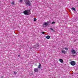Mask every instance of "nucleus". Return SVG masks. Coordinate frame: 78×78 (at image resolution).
Wrapping results in <instances>:
<instances>
[{
    "label": "nucleus",
    "instance_id": "1",
    "mask_svg": "<svg viewBox=\"0 0 78 78\" xmlns=\"http://www.w3.org/2000/svg\"><path fill=\"white\" fill-rule=\"evenodd\" d=\"M30 0H25L24 2L27 6H30L31 5V3L30 1Z\"/></svg>",
    "mask_w": 78,
    "mask_h": 78
},
{
    "label": "nucleus",
    "instance_id": "2",
    "mask_svg": "<svg viewBox=\"0 0 78 78\" xmlns=\"http://www.w3.org/2000/svg\"><path fill=\"white\" fill-rule=\"evenodd\" d=\"M23 13L25 15H29L30 14V12H29V10H26L23 11Z\"/></svg>",
    "mask_w": 78,
    "mask_h": 78
},
{
    "label": "nucleus",
    "instance_id": "3",
    "mask_svg": "<svg viewBox=\"0 0 78 78\" xmlns=\"http://www.w3.org/2000/svg\"><path fill=\"white\" fill-rule=\"evenodd\" d=\"M70 64L71 65V66H75V62L74 61H71V62L70 63Z\"/></svg>",
    "mask_w": 78,
    "mask_h": 78
},
{
    "label": "nucleus",
    "instance_id": "4",
    "mask_svg": "<svg viewBox=\"0 0 78 78\" xmlns=\"http://www.w3.org/2000/svg\"><path fill=\"white\" fill-rule=\"evenodd\" d=\"M71 52L72 53V55H74V54H75V53H76V51L73 49H71Z\"/></svg>",
    "mask_w": 78,
    "mask_h": 78
},
{
    "label": "nucleus",
    "instance_id": "5",
    "mask_svg": "<svg viewBox=\"0 0 78 78\" xmlns=\"http://www.w3.org/2000/svg\"><path fill=\"white\" fill-rule=\"evenodd\" d=\"M48 25V23L44 22V24L43 25V27H45Z\"/></svg>",
    "mask_w": 78,
    "mask_h": 78
},
{
    "label": "nucleus",
    "instance_id": "6",
    "mask_svg": "<svg viewBox=\"0 0 78 78\" xmlns=\"http://www.w3.org/2000/svg\"><path fill=\"white\" fill-rule=\"evenodd\" d=\"M34 70L35 72H37L39 71V69L37 68H35L34 69Z\"/></svg>",
    "mask_w": 78,
    "mask_h": 78
},
{
    "label": "nucleus",
    "instance_id": "7",
    "mask_svg": "<svg viewBox=\"0 0 78 78\" xmlns=\"http://www.w3.org/2000/svg\"><path fill=\"white\" fill-rule=\"evenodd\" d=\"M62 51L63 53H64V54H66V53H67V51L63 50Z\"/></svg>",
    "mask_w": 78,
    "mask_h": 78
},
{
    "label": "nucleus",
    "instance_id": "8",
    "mask_svg": "<svg viewBox=\"0 0 78 78\" xmlns=\"http://www.w3.org/2000/svg\"><path fill=\"white\" fill-rule=\"evenodd\" d=\"M59 61L60 62H61V63H63V62H64V61H63V60L62 59H59Z\"/></svg>",
    "mask_w": 78,
    "mask_h": 78
},
{
    "label": "nucleus",
    "instance_id": "9",
    "mask_svg": "<svg viewBox=\"0 0 78 78\" xmlns=\"http://www.w3.org/2000/svg\"><path fill=\"white\" fill-rule=\"evenodd\" d=\"M46 38L47 39H50V36L49 35H47L46 36Z\"/></svg>",
    "mask_w": 78,
    "mask_h": 78
},
{
    "label": "nucleus",
    "instance_id": "10",
    "mask_svg": "<svg viewBox=\"0 0 78 78\" xmlns=\"http://www.w3.org/2000/svg\"><path fill=\"white\" fill-rule=\"evenodd\" d=\"M41 67V64L40 63L39 64V66H38V69H40Z\"/></svg>",
    "mask_w": 78,
    "mask_h": 78
},
{
    "label": "nucleus",
    "instance_id": "11",
    "mask_svg": "<svg viewBox=\"0 0 78 78\" xmlns=\"http://www.w3.org/2000/svg\"><path fill=\"white\" fill-rule=\"evenodd\" d=\"M50 29L52 31H54V32H55V31L53 29H52V28H50Z\"/></svg>",
    "mask_w": 78,
    "mask_h": 78
},
{
    "label": "nucleus",
    "instance_id": "12",
    "mask_svg": "<svg viewBox=\"0 0 78 78\" xmlns=\"http://www.w3.org/2000/svg\"><path fill=\"white\" fill-rule=\"evenodd\" d=\"M71 9H73V10H74V11H75V8L74 7L71 8Z\"/></svg>",
    "mask_w": 78,
    "mask_h": 78
},
{
    "label": "nucleus",
    "instance_id": "13",
    "mask_svg": "<svg viewBox=\"0 0 78 78\" xmlns=\"http://www.w3.org/2000/svg\"><path fill=\"white\" fill-rule=\"evenodd\" d=\"M55 23H56V22H52V23H51V24H55Z\"/></svg>",
    "mask_w": 78,
    "mask_h": 78
},
{
    "label": "nucleus",
    "instance_id": "14",
    "mask_svg": "<svg viewBox=\"0 0 78 78\" xmlns=\"http://www.w3.org/2000/svg\"><path fill=\"white\" fill-rule=\"evenodd\" d=\"M65 49L66 50H68V48H65Z\"/></svg>",
    "mask_w": 78,
    "mask_h": 78
},
{
    "label": "nucleus",
    "instance_id": "15",
    "mask_svg": "<svg viewBox=\"0 0 78 78\" xmlns=\"http://www.w3.org/2000/svg\"><path fill=\"white\" fill-rule=\"evenodd\" d=\"M14 4H15V3L14 2H12L11 3V5H14Z\"/></svg>",
    "mask_w": 78,
    "mask_h": 78
},
{
    "label": "nucleus",
    "instance_id": "16",
    "mask_svg": "<svg viewBox=\"0 0 78 78\" xmlns=\"http://www.w3.org/2000/svg\"><path fill=\"white\" fill-rule=\"evenodd\" d=\"M37 20L36 18H34V21H36Z\"/></svg>",
    "mask_w": 78,
    "mask_h": 78
},
{
    "label": "nucleus",
    "instance_id": "17",
    "mask_svg": "<svg viewBox=\"0 0 78 78\" xmlns=\"http://www.w3.org/2000/svg\"><path fill=\"white\" fill-rule=\"evenodd\" d=\"M20 0V2H22V1H23V0Z\"/></svg>",
    "mask_w": 78,
    "mask_h": 78
},
{
    "label": "nucleus",
    "instance_id": "18",
    "mask_svg": "<svg viewBox=\"0 0 78 78\" xmlns=\"http://www.w3.org/2000/svg\"><path fill=\"white\" fill-rule=\"evenodd\" d=\"M42 34H44V33H45V32H42Z\"/></svg>",
    "mask_w": 78,
    "mask_h": 78
},
{
    "label": "nucleus",
    "instance_id": "19",
    "mask_svg": "<svg viewBox=\"0 0 78 78\" xmlns=\"http://www.w3.org/2000/svg\"><path fill=\"white\" fill-rule=\"evenodd\" d=\"M18 56L19 57V56H20V55H19Z\"/></svg>",
    "mask_w": 78,
    "mask_h": 78
},
{
    "label": "nucleus",
    "instance_id": "20",
    "mask_svg": "<svg viewBox=\"0 0 78 78\" xmlns=\"http://www.w3.org/2000/svg\"><path fill=\"white\" fill-rule=\"evenodd\" d=\"M14 73H16V72H14Z\"/></svg>",
    "mask_w": 78,
    "mask_h": 78
},
{
    "label": "nucleus",
    "instance_id": "21",
    "mask_svg": "<svg viewBox=\"0 0 78 78\" xmlns=\"http://www.w3.org/2000/svg\"><path fill=\"white\" fill-rule=\"evenodd\" d=\"M70 11V12L71 11H70H70Z\"/></svg>",
    "mask_w": 78,
    "mask_h": 78
}]
</instances>
